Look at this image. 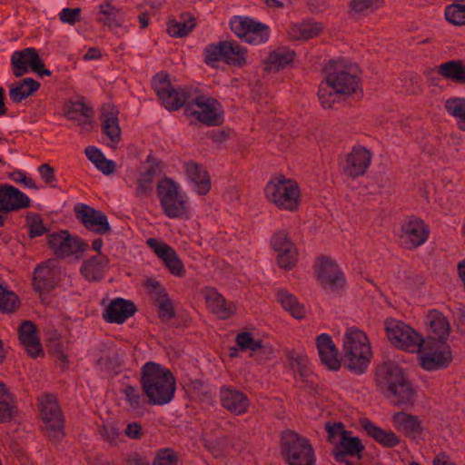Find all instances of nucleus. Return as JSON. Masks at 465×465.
<instances>
[{"mask_svg": "<svg viewBox=\"0 0 465 465\" xmlns=\"http://www.w3.org/2000/svg\"><path fill=\"white\" fill-rule=\"evenodd\" d=\"M289 252H287L284 254L277 255V264L280 268L285 270V271H291L292 270L299 259V252L296 246H290Z\"/></svg>", "mask_w": 465, "mask_h": 465, "instance_id": "nucleus-50", "label": "nucleus"}, {"mask_svg": "<svg viewBox=\"0 0 465 465\" xmlns=\"http://www.w3.org/2000/svg\"><path fill=\"white\" fill-rule=\"evenodd\" d=\"M444 108L456 122L458 129L465 133V97L452 96L445 101Z\"/></svg>", "mask_w": 465, "mask_h": 465, "instance_id": "nucleus-38", "label": "nucleus"}, {"mask_svg": "<svg viewBox=\"0 0 465 465\" xmlns=\"http://www.w3.org/2000/svg\"><path fill=\"white\" fill-rule=\"evenodd\" d=\"M102 126L104 133L112 143L119 142L121 139V129L116 114L113 112V108L110 104H104L102 107Z\"/></svg>", "mask_w": 465, "mask_h": 465, "instance_id": "nucleus-35", "label": "nucleus"}, {"mask_svg": "<svg viewBox=\"0 0 465 465\" xmlns=\"http://www.w3.org/2000/svg\"><path fill=\"white\" fill-rule=\"evenodd\" d=\"M40 88V84L33 78H25L18 84L12 85L9 90V98L15 104L21 103Z\"/></svg>", "mask_w": 465, "mask_h": 465, "instance_id": "nucleus-39", "label": "nucleus"}, {"mask_svg": "<svg viewBox=\"0 0 465 465\" xmlns=\"http://www.w3.org/2000/svg\"><path fill=\"white\" fill-rule=\"evenodd\" d=\"M265 197L276 209L283 213L299 212L302 203V191L298 183L283 174L270 180L264 188Z\"/></svg>", "mask_w": 465, "mask_h": 465, "instance_id": "nucleus-3", "label": "nucleus"}, {"mask_svg": "<svg viewBox=\"0 0 465 465\" xmlns=\"http://www.w3.org/2000/svg\"><path fill=\"white\" fill-rule=\"evenodd\" d=\"M437 73L453 83L465 84V64L460 59L450 60L437 67Z\"/></svg>", "mask_w": 465, "mask_h": 465, "instance_id": "nucleus-34", "label": "nucleus"}, {"mask_svg": "<svg viewBox=\"0 0 465 465\" xmlns=\"http://www.w3.org/2000/svg\"><path fill=\"white\" fill-rule=\"evenodd\" d=\"M81 8H64L59 16L63 23L69 24L71 25L80 21Z\"/></svg>", "mask_w": 465, "mask_h": 465, "instance_id": "nucleus-56", "label": "nucleus"}, {"mask_svg": "<svg viewBox=\"0 0 465 465\" xmlns=\"http://www.w3.org/2000/svg\"><path fill=\"white\" fill-rule=\"evenodd\" d=\"M85 154L88 159L94 164L98 163L104 157L100 150L93 146L87 147L85 149Z\"/></svg>", "mask_w": 465, "mask_h": 465, "instance_id": "nucleus-64", "label": "nucleus"}, {"mask_svg": "<svg viewBox=\"0 0 465 465\" xmlns=\"http://www.w3.org/2000/svg\"><path fill=\"white\" fill-rule=\"evenodd\" d=\"M271 246L277 252V255L284 254L289 252L290 246H296L285 230H280L274 232L271 238Z\"/></svg>", "mask_w": 465, "mask_h": 465, "instance_id": "nucleus-43", "label": "nucleus"}, {"mask_svg": "<svg viewBox=\"0 0 465 465\" xmlns=\"http://www.w3.org/2000/svg\"><path fill=\"white\" fill-rule=\"evenodd\" d=\"M392 422L398 430L403 431L408 437L414 439L422 432L421 421L417 416L396 412L392 417Z\"/></svg>", "mask_w": 465, "mask_h": 465, "instance_id": "nucleus-30", "label": "nucleus"}, {"mask_svg": "<svg viewBox=\"0 0 465 465\" xmlns=\"http://www.w3.org/2000/svg\"><path fill=\"white\" fill-rule=\"evenodd\" d=\"M18 336L19 341L31 357L35 358L43 352L36 335V326L33 322L24 321L18 328Z\"/></svg>", "mask_w": 465, "mask_h": 465, "instance_id": "nucleus-25", "label": "nucleus"}, {"mask_svg": "<svg viewBox=\"0 0 465 465\" xmlns=\"http://www.w3.org/2000/svg\"><path fill=\"white\" fill-rule=\"evenodd\" d=\"M29 205L30 199L21 191L12 185H0V212L17 211Z\"/></svg>", "mask_w": 465, "mask_h": 465, "instance_id": "nucleus-20", "label": "nucleus"}, {"mask_svg": "<svg viewBox=\"0 0 465 465\" xmlns=\"http://www.w3.org/2000/svg\"><path fill=\"white\" fill-rule=\"evenodd\" d=\"M55 268V261L48 260L35 270L34 285L38 291H48L54 287Z\"/></svg>", "mask_w": 465, "mask_h": 465, "instance_id": "nucleus-28", "label": "nucleus"}, {"mask_svg": "<svg viewBox=\"0 0 465 465\" xmlns=\"http://www.w3.org/2000/svg\"><path fill=\"white\" fill-rule=\"evenodd\" d=\"M317 347L321 360L330 370L336 371L341 366L337 350L330 336L322 334L317 338Z\"/></svg>", "mask_w": 465, "mask_h": 465, "instance_id": "nucleus-29", "label": "nucleus"}, {"mask_svg": "<svg viewBox=\"0 0 465 465\" xmlns=\"http://www.w3.org/2000/svg\"><path fill=\"white\" fill-rule=\"evenodd\" d=\"M445 18L454 25H465V2L450 5L445 9Z\"/></svg>", "mask_w": 465, "mask_h": 465, "instance_id": "nucleus-45", "label": "nucleus"}, {"mask_svg": "<svg viewBox=\"0 0 465 465\" xmlns=\"http://www.w3.org/2000/svg\"><path fill=\"white\" fill-rule=\"evenodd\" d=\"M430 234L428 225L418 217H408L401 224L400 238L408 249L413 250L423 245Z\"/></svg>", "mask_w": 465, "mask_h": 465, "instance_id": "nucleus-16", "label": "nucleus"}, {"mask_svg": "<svg viewBox=\"0 0 465 465\" xmlns=\"http://www.w3.org/2000/svg\"><path fill=\"white\" fill-rule=\"evenodd\" d=\"M322 30V23L306 20L293 24L288 30V36L292 41H308L317 37Z\"/></svg>", "mask_w": 465, "mask_h": 465, "instance_id": "nucleus-26", "label": "nucleus"}, {"mask_svg": "<svg viewBox=\"0 0 465 465\" xmlns=\"http://www.w3.org/2000/svg\"><path fill=\"white\" fill-rule=\"evenodd\" d=\"M74 213L87 230L97 234H105L111 231L107 217L102 212L81 203L74 207Z\"/></svg>", "mask_w": 465, "mask_h": 465, "instance_id": "nucleus-18", "label": "nucleus"}, {"mask_svg": "<svg viewBox=\"0 0 465 465\" xmlns=\"http://www.w3.org/2000/svg\"><path fill=\"white\" fill-rule=\"evenodd\" d=\"M342 352L345 368L355 374L365 372L372 353L369 339L362 331L351 329L346 331Z\"/></svg>", "mask_w": 465, "mask_h": 465, "instance_id": "nucleus-5", "label": "nucleus"}, {"mask_svg": "<svg viewBox=\"0 0 465 465\" xmlns=\"http://www.w3.org/2000/svg\"><path fill=\"white\" fill-rule=\"evenodd\" d=\"M325 429L328 432V440L330 441H334L336 439L338 441L341 440V437L346 435L345 430H343V425L341 422L331 424L327 422L325 424Z\"/></svg>", "mask_w": 465, "mask_h": 465, "instance_id": "nucleus-59", "label": "nucleus"}, {"mask_svg": "<svg viewBox=\"0 0 465 465\" xmlns=\"http://www.w3.org/2000/svg\"><path fill=\"white\" fill-rule=\"evenodd\" d=\"M294 52L292 51H274L272 52L265 61L264 70L267 72H277L292 64L294 57Z\"/></svg>", "mask_w": 465, "mask_h": 465, "instance_id": "nucleus-40", "label": "nucleus"}, {"mask_svg": "<svg viewBox=\"0 0 465 465\" xmlns=\"http://www.w3.org/2000/svg\"><path fill=\"white\" fill-rule=\"evenodd\" d=\"M119 12L120 10L116 9L109 2H106L100 5V13L104 15V18L100 19L99 21L109 28H112L113 26L121 27L122 23L118 19L117 15Z\"/></svg>", "mask_w": 465, "mask_h": 465, "instance_id": "nucleus-46", "label": "nucleus"}, {"mask_svg": "<svg viewBox=\"0 0 465 465\" xmlns=\"http://www.w3.org/2000/svg\"><path fill=\"white\" fill-rule=\"evenodd\" d=\"M69 114H81L86 118L84 124H90V119L93 116V110L83 102H75L71 104Z\"/></svg>", "mask_w": 465, "mask_h": 465, "instance_id": "nucleus-57", "label": "nucleus"}, {"mask_svg": "<svg viewBox=\"0 0 465 465\" xmlns=\"http://www.w3.org/2000/svg\"><path fill=\"white\" fill-rule=\"evenodd\" d=\"M316 273L323 288L336 290L344 286L343 273L336 262L330 257L321 256L318 258Z\"/></svg>", "mask_w": 465, "mask_h": 465, "instance_id": "nucleus-17", "label": "nucleus"}, {"mask_svg": "<svg viewBox=\"0 0 465 465\" xmlns=\"http://www.w3.org/2000/svg\"><path fill=\"white\" fill-rule=\"evenodd\" d=\"M195 26L194 20L190 18L186 21L173 20L169 23L167 32L171 36L183 37L188 35Z\"/></svg>", "mask_w": 465, "mask_h": 465, "instance_id": "nucleus-47", "label": "nucleus"}, {"mask_svg": "<svg viewBox=\"0 0 465 465\" xmlns=\"http://www.w3.org/2000/svg\"><path fill=\"white\" fill-rule=\"evenodd\" d=\"M66 235V231H62L60 232L48 235V245L59 256H61L64 242L65 241Z\"/></svg>", "mask_w": 465, "mask_h": 465, "instance_id": "nucleus-54", "label": "nucleus"}, {"mask_svg": "<svg viewBox=\"0 0 465 465\" xmlns=\"http://www.w3.org/2000/svg\"><path fill=\"white\" fill-rule=\"evenodd\" d=\"M39 411L49 437L58 438L63 434L64 415L54 395L48 394L41 399Z\"/></svg>", "mask_w": 465, "mask_h": 465, "instance_id": "nucleus-14", "label": "nucleus"}, {"mask_svg": "<svg viewBox=\"0 0 465 465\" xmlns=\"http://www.w3.org/2000/svg\"><path fill=\"white\" fill-rule=\"evenodd\" d=\"M156 92L168 110H178L186 104V95L181 90L174 89L167 79L160 80L156 85Z\"/></svg>", "mask_w": 465, "mask_h": 465, "instance_id": "nucleus-23", "label": "nucleus"}, {"mask_svg": "<svg viewBox=\"0 0 465 465\" xmlns=\"http://www.w3.org/2000/svg\"><path fill=\"white\" fill-rule=\"evenodd\" d=\"M87 244L77 237H72L68 232L64 242L61 256H69L78 252H84Z\"/></svg>", "mask_w": 465, "mask_h": 465, "instance_id": "nucleus-51", "label": "nucleus"}, {"mask_svg": "<svg viewBox=\"0 0 465 465\" xmlns=\"http://www.w3.org/2000/svg\"><path fill=\"white\" fill-rule=\"evenodd\" d=\"M144 285L151 293L154 294L155 298L166 293L160 282L153 278L146 279Z\"/></svg>", "mask_w": 465, "mask_h": 465, "instance_id": "nucleus-61", "label": "nucleus"}, {"mask_svg": "<svg viewBox=\"0 0 465 465\" xmlns=\"http://www.w3.org/2000/svg\"><path fill=\"white\" fill-rule=\"evenodd\" d=\"M161 173L159 163L151 164L145 169L137 180L135 194L137 197L147 198L153 192V182L157 173Z\"/></svg>", "mask_w": 465, "mask_h": 465, "instance_id": "nucleus-37", "label": "nucleus"}, {"mask_svg": "<svg viewBox=\"0 0 465 465\" xmlns=\"http://www.w3.org/2000/svg\"><path fill=\"white\" fill-rule=\"evenodd\" d=\"M205 302L211 311L221 319H228L234 313L235 306L232 303H227L225 299L215 289H206Z\"/></svg>", "mask_w": 465, "mask_h": 465, "instance_id": "nucleus-27", "label": "nucleus"}, {"mask_svg": "<svg viewBox=\"0 0 465 465\" xmlns=\"http://www.w3.org/2000/svg\"><path fill=\"white\" fill-rule=\"evenodd\" d=\"M136 312L134 303L123 298L113 300L104 314V319L108 322L124 323L129 317Z\"/></svg>", "mask_w": 465, "mask_h": 465, "instance_id": "nucleus-24", "label": "nucleus"}, {"mask_svg": "<svg viewBox=\"0 0 465 465\" xmlns=\"http://www.w3.org/2000/svg\"><path fill=\"white\" fill-rule=\"evenodd\" d=\"M381 0H351L349 4L350 13L352 15H364L378 7Z\"/></svg>", "mask_w": 465, "mask_h": 465, "instance_id": "nucleus-52", "label": "nucleus"}, {"mask_svg": "<svg viewBox=\"0 0 465 465\" xmlns=\"http://www.w3.org/2000/svg\"><path fill=\"white\" fill-rule=\"evenodd\" d=\"M143 391L152 405H163L172 401L175 392L173 373L158 363L147 362L142 369Z\"/></svg>", "mask_w": 465, "mask_h": 465, "instance_id": "nucleus-2", "label": "nucleus"}, {"mask_svg": "<svg viewBox=\"0 0 465 465\" xmlns=\"http://www.w3.org/2000/svg\"><path fill=\"white\" fill-rule=\"evenodd\" d=\"M385 330L388 339L395 347L411 352L419 351L424 342L417 331L399 321H387Z\"/></svg>", "mask_w": 465, "mask_h": 465, "instance_id": "nucleus-8", "label": "nucleus"}, {"mask_svg": "<svg viewBox=\"0 0 465 465\" xmlns=\"http://www.w3.org/2000/svg\"><path fill=\"white\" fill-rule=\"evenodd\" d=\"M277 297L283 309L290 312L294 318L302 319L304 317V306L298 302L294 295L282 290L278 292Z\"/></svg>", "mask_w": 465, "mask_h": 465, "instance_id": "nucleus-41", "label": "nucleus"}, {"mask_svg": "<svg viewBox=\"0 0 465 465\" xmlns=\"http://www.w3.org/2000/svg\"><path fill=\"white\" fill-rule=\"evenodd\" d=\"M39 173L42 175L43 179H45V183H49L54 180V168L48 163H44V164L40 165Z\"/></svg>", "mask_w": 465, "mask_h": 465, "instance_id": "nucleus-63", "label": "nucleus"}, {"mask_svg": "<svg viewBox=\"0 0 465 465\" xmlns=\"http://www.w3.org/2000/svg\"><path fill=\"white\" fill-rule=\"evenodd\" d=\"M282 451L288 465H314L315 457L312 446L308 440L294 431L283 432Z\"/></svg>", "mask_w": 465, "mask_h": 465, "instance_id": "nucleus-7", "label": "nucleus"}, {"mask_svg": "<svg viewBox=\"0 0 465 465\" xmlns=\"http://www.w3.org/2000/svg\"><path fill=\"white\" fill-rule=\"evenodd\" d=\"M252 334L251 332H241L236 336V343L242 350H247L251 347L253 341Z\"/></svg>", "mask_w": 465, "mask_h": 465, "instance_id": "nucleus-62", "label": "nucleus"}, {"mask_svg": "<svg viewBox=\"0 0 465 465\" xmlns=\"http://www.w3.org/2000/svg\"><path fill=\"white\" fill-rule=\"evenodd\" d=\"M190 114L198 121L213 126L222 125L223 123V111L219 102L204 95L194 99L192 106L188 108Z\"/></svg>", "mask_w": 465, "mask_h": 465, "instance_id": "nucleus-12", "label": "nucleus"}, {"mask_svg": "<svg viewBox=\"0 0 465 465\" xmlns=\"http://www.w3.org/2000/svg\"><path fill=\"white\" fill-rule=\"evenodd\" d=\"M220 399L223 407L234 415L245 413L250 404L243 392L230 387L221 389Z\"/></svg>", "mask_w": 465, "mask_h": 465, "instance_id": "nucleus-22", "label": "nucleus"}, {"mask_svg": "<svg viewBox=\"0 0 465 465\" xmlns=\"http://www.w3.org/2000/svg\"><path fill=\"white\" fill-rule=\"evenodd\" d=\"M26 222L29 228V236L31 238L40 236L46 232V228L44 225L40 215L36 213H29L27 214Z\"/></svg>", "mask_w": 465, "mask_h": 465, "instance_id": "nucleus-53", "label": "nucleus"}, {"mask_svg": "<svg viewBox=\"0 0 465 465\" xmlns=\"http://www.w3.org/2000/svg\"><path fill=\"white\" fill-rule=\"evenodd\" d=\"M109 263V260L104 256H94L84 262L81 272L88 281L98 282L103 278V272Z\"/></svg>", "mask_w": 465, "mask_h": 465, "instance_id": "nucleus-36", "label": "nucleus"}, {"mask_svg": "<svg viewBox=\"0 0 465 465\" xmlns=\"http://www.w3.org/2000/svg\"><path fill=\"white\" fill-rule=\"evenodd\" d=\"M19 305L17 296L0 284V312H13Z\"/></svg>", "mask_w": 465, "mask_h": 465, "instance_id": "nucleus-48", "label": "nucleus"}, {"mask_svg": "<svg viewBox=\"0 0 465 465\" xmlns=\"http://www.w3.org/2000/svg\"><path fill=\"white\" fill-rule=\"evenodd\" d=\"M143 428L139 422L129 423L124 429V434L130 439H140L143 436Z\"/></svg>", "mask_w": 465, "mask_h": 465, "instance_id": "nucleus-60", "label": "nucleus"}, {"mask_svg": "<svg viewBox=\"0 0 465 465\" xmlns=\"http://www.w3.org/2000/svg\"><path fill=\"white\" fill-rule=\"evenodd\" d=\"M146 242L164 262L171 273L178 277L184 274L183 264L171 246L155 238H149Z\"/></svg>", "mask_w": 465, "mask_h": 465, "instance_id": "nucleus-19", "label": "nucleus"}, {"mask_svg": "<svg viewBox=\"0 0 465 465\" xmlns=\"http://www.w3.org/2000/svg\"><path fill=\"white\" fill-rule=\"evenodd\" d=\"M124 393L131 411L137 413L143 412L145 408L146 401L139 389L134 386H126L124 390Z\"/></svg>", "mask_w": 465, "mask_h": 465, "instance_id": "nucleus-44", "label": "nucleus"}, {"mask_svg": "<svg viewBox=\"0 0 465 465\" xmlns=\"http://www.w3.org/2000/svg\"><path fill=\"white\" fill-rule=\"evenodd\" d=\"M378 381L385 387L395 405H412L415 391L402 370L392 361L383 362L377 371Z\"/></svg>", "mask_w": 465, "mask_h": 465, "instance_id": "nucleus-4", "label": "nucleus"}, {"mask_svg": "<svg viewBox=\"0 0 465 465\" xmlns=\"http://www.w3.org/2000/svg\"><path fill=\"white\" fill-rule=\"evenodd\" d=\"M156 193L163 213L170 219H186L189 207L178 184L171 178H162L156 186Z\"/></svg>", "mask_w": 465, "mask_h": 465, "instance_id": "nucleus-6", "label": "nucleus"}, {"mask_svg": "<svg viewBox=\"0 0 465 465\" xmlns=\"http://www.w3.org/2000/svg\"><path fill=\"white\" fill-rule=\"evenodd\" d=\"M290 360H291L290 365H291L292 369L294 371L299 372V374L302 378H306L308 376V372H309V370H308V367L306 364V360L299 354H292L290 357Z\"/></svg>", "mask_w": 465, "mask_h": 465, "instance_id": "nucleus-55", "label": "nucleus"}, {"mask_svg": "<svg viewBox=\"0 0 465 465\" xmlns=\"http://www.w3.org/2000/svg\"><path fill=\"white\" fill-rule=\"evenodd\" d=\"M418 352L420 365L427 371L446 368L452 361L451 350L446 342L424 340Z\"/></svg>", "mask_w": 465, "mask_h": 465, "instance_id": "nucleus-9", "label": "nucleus"}, {"mask_svg": "<svg viewBox=\"0 0 465 465\" xmlns=\"http://www.w3.org/2000/svg\"><path fill=\"white\" fill-rule=\"evenodd\" d=\"M372 162V153L365 146H353L344 156L342 172L350 179H357L366 174Z\"/></svg>", "mask_w": 465, "mask_h": 465, "instance_id": "nucleus-13", "label": "nucleus"}, {"mask_svg": "<svg viewBox=\"0 0 465 465\" xmlns=\"http://www.w3.org/2000/svg\"><path fill=\"white\" fill-rule=\"evenodd\" d=\"M231 29L249 44L260 45L269 38L268 25L249 17H234L231 22Z\"/></svg>", "mask_w": 465, "mask_h": 465, "instance_id": "nucleus-15", "label": "nucleus"}, {"mask_svg": "<svg viewBox=\"0 0 465 465\" xmlns=\"http://www.w3.org/2000/svg\"><path fill=\"white\" fill-rule=\"evenodd\" d=\"M12 396L5 385L0 381V422L9 421L14 415Z\"/></svg>", "mask_w": 465, "mask_h": 465, "instance_id": "nucleus-42", "label": "nucleus"}, {"mask_svg": "<svg viewBox=\"0 0 465 465\" xmlns=\"http://www.w3.org/2000/svg\"><path fill=\"white\" fill-rule=\"evenodd\" d=\"M428 337L426 341L446 342L450 325L448 319L438 311H430L427 315Z\"/></svg>", "mask_w": 465, "mask_h": 465, "instance_id": "nucleus-21", "label": "nucleus"}, {"mask_svg": "<svg viewBox=\"0 0 465 465\" xmlns=\"http://www.w3.org/2000/svg\"><path fill=\"white\" fill-rule=\"evenodd\" d=\"M11 64L15 77H21L29 68L39 75H51V71L45 68L37 51L32 47L15 52L11 56Z\"/></svg>", "mask_w": 465, "mask_h": 465, "instance_id": "nucleus-11", "label": "nucleus"}, {"mask_svg": "<svg viewBox=\"0 0 465 465\" xmlns=\"http://www.w3.org/2000/svg\"><path fill=\"white\" fill-rule=\"evenodd\" d=\"M221 60L230 65L242 66L246 63L245 51L239 45L226 41L211 45L205 49V62L208 64Z\"/></svg>", "mask_w": 465, "mask_h": 465, "instance_id": "nucleus-10", "label": "nucleus"}, {"mask_svg": "<svg viewBox=\"0 0 465 465\" xmlns=\"http://www.w3.org/2000/svg\"><path fill=\"white\" fill-rule=\"evenodd\" d=\"M186 174L195 184L197 193L205 195L211 189V180L206 170L200 164L189 162L185 163Z\"/></svg>", "mask_w": 465, "mask_h": 465, "instance_id": "nucleus-31", "label": "nucleus"}, {"mask_svg": "<svg viewBox=\"0 0 465 465\" xmlns=\"http://www.w3.org/2000/svg\"><path fill=\"white\" fill-rule=\"evenodd\" d=\"M159 309V317L163 321H169L175 316L173 304L167 292L155 298Z\"/></svg>", "mask_w": 465, "mask_h": 465, "instance_id": "nucleus-49", "label": "nucleus"}, {"mask_svg": "<svg viewBox=\"0 0 465 465\" xmlns=\"http://www.w3.org/2000/svg\"><path fill=\"white\" fill-rule=\"evenodd\" d=\"M177 458L171 450H163L158 452L153 465H176Z\"/></svg>", "mask_w": 465, "mask_h": 465, "instance_id": "nucleus-58", "label": "nucleus"}, {"mask_svg": "<svg viewBox=\"0 0 465 465\" xmlns=\"http://www.w3.org/2000/svg\"><path fill=\"white\" fill-rule=\"evenodd\" d=\"M360 425L369 436L372 437L376 441L388 448H392L400 442L399 438L394 432L387 431L378 426H375L367 418L361 419Z\"/></svg>", "mask_w": 465, "mask_h": 465, "instance_id": "nucleus-32", "label": "nucleus"}, {"mask_svg": "<svg viewBox=\"0 0 465 465\" xmlns=\"http://www.w3.org/2000/svg\"><path fill=\"white\" fill-rule=\"evenodd\" d=\"M364 449L361 441L357 437H351L350 432L346 431V435L341 437L338 446L333 450L334 458L337 461H344L346 455L357 456Z\"/></svg>", "mask_w": 465, "mask_h": 465, "instance_id": "nucleus-33", "label": "nucleus"}, {"mask_svg": "<svg viewBox=\"0 0 465 465\" xmlns=\"http://www.w3.org/2000/svg\"><path fill=\"white\" fill-rule=\"evenodd\" d=\"M324 78L319 87L318 98L324 109H331L361 90L358 67L343 60L330 61L323 69Z\"/></svg>", "mask_w": 465, "mask_h": 465, "instance_id": "nucleus-1", "label": "nucleus"}]
</instances>
